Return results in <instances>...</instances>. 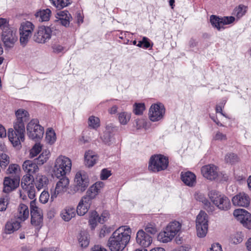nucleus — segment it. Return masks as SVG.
<instances>
[{
	"mask_svg": "<svg viewBox=\"0 0 251 251\" xmlns=\"http://www.w3.org/2000/svg\"><path fill=\"white\" fill-rule=\"evenodd\" d=\"M181 223H179L177 221H174L170 222L166 227V230L168 231V232H170L175 237V236H177L176 240L177 244L180 243V239L178 236L181 233Z\"/></svg>",
	"mask_w": 251,
	"mask_h": 251,
	"instance_id": "dca6fc26",
	"label": "nucleus"
},
{
	"mask_svg": "<svg viewBox=\"0 0 251 251\" xmlns=\"http://www.w3.org/2000/svg\"><path fill=\"white\" fill-rule=\"evenodd\" d=\"M50 1L59 10L67 7L71 3L70 0H50Z\"/></svg>",
	"mask_w": 251,
	"mask_h": 251,
	"instance_id": "e433bc0d",
	"label": "nucleus"
},
{
	"mask_svg": "<svg viewBox=\"0 0 251 251\" xmlns=\"http://www.w3.org/2000/svg\"><path fill=\"white\" fill-rule=\"evenodd\" d=\"M232 201L235 206L247 207L250 205V198L245 193H240L232 198Z\"/></svg>",
	"mask_w": 251,
	"mask_h": 251,
	"instance_id": "2eb2a0df",
	"label": "nucleus"
},
{
	"mask_svg": "<svg viewBox=\"0 0 251 251\" xmlns=\"http://www.w3.org/2000/svg\"><path fill=\"white\" fill-rule=\"evenodd\" d=\"M168 166V157L161 154H154L150 157L148 169L152 172L157 173L165 170Z\"/></svg>",
	"mask_w": 251,
	"mask_h": 251,
	"instance_id": "7ed1b4c3",
	"label": "nucleus"
},
{
	"mask_svg": "<svg viewBox=\"0 0 251 251\" xmlns=\"http://www.w3.org/2000/svg\"><path fill=\"white\" fill-rule=\"evenodd\" d=\"M210 21L212 25L218 30L220 31L225 28L223 25L222 17L212 15L210 17Z\"/></svg>",
	"mask_w": 251,
	"mask_h": 251,
	"instance_id": "c85d7f7f",
	"label": "nucleus"
},
{
	"mask_svg": "<svg viewBox=\"0 0 251 251\" xmlns=\"http://www.w3.org/2000/svg\"><path fill=\"white\" fill-rule=\"evenodd\" d=\"M233 215L244 226L251 229V214L245 209H238L234 211Z\"/></svg>",
	"mask_w": 251,
	"mask_h": 251,
	"instance_id": "9b49d317",
	"label": "nucleus"
},
{
	"mask_svg": "<svg viewBox=\"0 0 251 251\" xmlns=\"http://www.w3.org/2000/svg\"><path fill=\"white\" fill-rule=\"evenodd\" d=\"M98 160V155L93 151L89 150L84 155V163L88 167H93Z\"/></svg>",
	"mask_w": 251,
	"mask_h": 251,
	"instance_id": "6ab92c4d",
	"label": "nucleus"
},
{
	"mask_svg": "<svg viewBox=\"0 0 251 251\" xmlns=\"http://www.w3.org/2000/svg\"><path fill=\"white\" fill-rule=\"evenodd\" d=\"M58 21L63 19L71 18V15L67 10L61 11L57 13Z\"/></svg>",
	"mask_w": 251,
	"mask_h": 251,
	"instance_id": "4d7b16f0",
	"label": "nucleus"
},
{
	"mask_svg": "<svg viewBox=\"0 0 251 251\" xmlns=\"http://www.w3.org/2000/svg\"><path fill=\"white\" fill-rule=\"evenodd\" d=\"M103 186V183L102 182H97L89 187L86 193L88 195H90L91 198L94 199L96 196L98 194L100 188L102 187Z\"/></svg>",
	"mask_w": 251,
	"mask_h": 251,
	"instance_id": "a878e982",
	"label": "nucleus"
},
{
	"mask_svg": "<svg viewBox=\"0 0 251 251\" xmlns=\"http://www.w3.org/2000/svg\"><path fill=\"white\" fill-rule=\"evenodd\" d=\"M20 180L19 176H15L13 178H11L10 176H5L3 182V192L9 194L16 189L19 186Z\"/></svg>",
	"mask_w": 251,
	"mask_h": 251,
	"instance_id": "f8f14e48",
	"label": "nucleus"
},
{
	"mask_svg": "<svg viewBox=\"0 0 251 251\" xmlns=\"http://www.w3.org/2000/svg\"><path fill=\"white\" fill-rule=\"evenodd\" d=\"M165 113L164 106L161 103L152 104L149 110V118L151 121H158L163 118Z\"/></svg>",
	"mask_w": 251,
	"mask_h": 251,
	"instance_id": "9d476101",
	"label": "nucleus"
},
{
	"mask_svg": "<svg viewBox=\"0 0 251 251\" xmlns=\"http://www.w3.org/2000/svg\"><path fill=\"white\" fill-rule=\"evenodd\" d=\"M182 181L187 186L193 187L196 183V176L190 171L182 172L180 175Z\"/></svg>",
	"mask_w": 251,
	"mask_h": 251,
	"instance_id": "f3484780",
	"label": "nucleus"
},
{
	"mask_svg": "<svg viewBox=\"0 0 251 251\" xmlns=\"http://www.w3.org/2000/svg\"><path fill=\"white\" fill-rule=\"evenodd\" d=\"M52 32L50 26H40L34 35V40L38 43H45L51 38Z\"/></svg>",
	"mask_w": 251,
	"mask_h": 251,
	"instance_id": "1a4fd4ad",
	"label": "nucleus"
},
{
	"mask_svg": "<svg viewBox=\"0 0 251 251\" xmlns=\"http://www.w3.org/2000/svg\"><path fill=\"white\" fill-rule=\"evenodd\" d=\"M208 195L212 203L219 209L226 211L230 208L229 199L220 192L212 190L209 192Z\"/></svg>",
	"mask_w": 251,
	"mask_h": 251,
	"instance_id": "20e7f679",
	"label": "nucleus"
},
{
	"mask_svg": "<svg viewBox=\"0 0 251 251\" xmlns=\"http://www.w3.org/2000/svg\"><path fill=\"white\" fill-rule=\"evenodd\" d=\"M23 190L26 192L30 199L33 200L34 199L35 197V189L34 184H31V186L28 187V188H25Z\"/></svg>",
	"mask_w": 251,
	"mask_h": 251,
	"instance_id": "5fc2aeb1",
	"label": "nucleus"
},
{
	"mask_svg": "<svg viewBox=\"0 0 251 251\" xmlns=\"http://www.w3.org/2000/svg\"><path fill=\"white\" fill-rule=\"evenodd\" d=\"M130 118V115L126 112H121L119 115V120L122 125H126Z\"/></svg>",
	"mask_w": 251,
	"mask_h": 251,
	"instance_id": "8fccbe9b",
	"label": "nucleus"
},
{
	"mask_svg": "<svg viewBox=\"0 0 251 251\" xmlns=\"http://www.w3.org/2000/svg\"><path fill=\"white\" fill-rule=\"evenodd\" d=\"M207 251H223L221 246L219 243L212 245L211 247Z\"/></svg>",
	"mask_w": 251,
	"mask_h": 251,
	"instance_id": "338daca9",
	"label": "nucleus"
},
{
	"mask_svg": "<svg viewBox=\"0 0 251 251\" xmlns=\"http://www.w3.org/2000/svg\"><path fill=\"white\" fill-rule=\"evenodd\" d=\"M88 124L90 128L97 129L100 126V120L98 117L91 116L88 118Z\"/></svg>",
	"mask_w": 251,
	"mask_h": 251,
	"instance_id": "72a5a7b5",
	"label": "nucleus"
},
{
	"mask_svg": "<svg viewBox=\"0 0 251 251\" xmlns=\"http://www.w3.org/2000/svg\"><path fill=\"white\" fill-rule=\"evenodd\" d=\"M29 216V211L28 207L25 204L21 203L18 207V219L21 221H24Z\"/></svg>",
	"mask_w": 251,
	"mask_h": 251,
	"instance_id": "b1692460",
	"label": "nucleus"
},
{
	"mask_svg": "<svg viewBox=\"0 0 251 251\" xmlns=\"http://www.w3.org/2000/svg\"><path fill=\"white\" fill-rule=\"evenodd\" d=\"M208 216L207 214L202 211H201L197 217L196 225H208Z\"/></svg>",
	"mask_w": 251,
	"mask_h": 251,
	"instance_id": "f704fd0d",
	"label": "nucleus"
},
{
	"mask_svg": "<svg viewBox=\"0 0 251 251\" xmlns=\"http://www.w3.org/2000/svg\"><path fill=\"white\" fill-rule=\"evenodd\" d=\"M78 243L82 248H86L89 244V238L88 234L85 231H81L78 236Z\"/></svg>",
	"mask_w": 251,
	"mask_h": 251,
	"instance_id": "c756f323",
	"label": "nucleus"
},
{
	"mask_svg": "<svg viewBox=\"0 0 251 251\" xmlns=\"http://www.w3.org/2000/svg\"><path fill=\"white\" fill-rule=\"evenodd\" d=\"M26 131L29 138L35 141L41 139L44 133V127L39 124L37 119H32L28 123Z\"/></svg>",
	"mask_w": 251,
	"mask_h": 251,
	"instance_id": "423d86ee",
	"label": "nucleus"
},
{
	"mask_svg": "<svg viewBox=\"0 0 251 251\" xmlns=\"http://www.w3.org/2000/svg\"><path fill=\"white\" fill-rule=\"evenodd\" d=\"M145 110V105L144 103H135L133 105V112L136 115H142Z\"/></svg>",
	"mask_w": 251,
	"mask_h": 251,
	"instance_id": "79ce46f5",
	"label": "nucleus"
},
{
	"mask_svg": "<svg viewBox=\"0 0 251 251\" xmlns=\"http://www.w3.org/2000/svg\"><path fill=\"white\" fill-rule=\"evenodd\" d=\"M53 52L55 53H59L63 51L65 48L58 44H53L51 46Z\"/></svg>",
	"mask_w": 251,
	"mask_h": 251,
	"instance_id": "bf43d9fd",
	"label": "nucleus"
},
{
	"mask_svg": "<svg viewBox=\"0 0 251 251\" xmlns=\"http://www.w3.org/2000/svg\"><path fill=\"white\" fill-rule=\"evenodd\" d=\"M223 25H229L233 23L235 20L233 16H225L222 17Z\"/></svg>",
	"mask_w": 251,
	"mask_h": 251,
	"instance_id": "052dcab7",
	"label": "nucleus"
},
{
	"mask_svg": "<svg viewBox=\"0 0 251 251\" xmlns=\"http://www.w3.org/2000/svg\"><path fill=\"white\" fill-rule=\"evenodd\" d=\"M34 28V25L31 22L29 21L23 22L21 23L19 32L32 34Z\"/></svg>",
	"mask_w": 251,
	"mask_h": 251,
	"instance_id": "393cba45",
	"label": "nucleus"
},
{
	"mask_svg": "<svg viewBox=\"0 0 251 251\" xmlns=\"http://www.w3.org/2000/svg\"><path fill=\"white\" fill-rule=\"evenodd\" d=\"M9 202V197L6 196L3 198H0V211H4L6 210Z\"/></svg>",
	"mask_w": 251,
	"mask_h": 251,
	"instance_id": "09e8293b",
	"label": "nucleus"
},
{
	"mask_svg": "<svg viewBox=\"0 0 251 251\" xmlns=\"http://www.w3.org/2000/svg\"><path fill=\"white\" fill-rule=\"evenodd\" d=\"M174 238V237L173 236V234L168 232L166 228L163 231L160 232L157 236L158 240L163 243H168L171 241Z\"/></svg>",
	"mask_w": 251,
	"mask_h": 251,
	"instance_id": "7c9ffc66",
	"label": "nucleus"
},
{
	"mask_svg": "<svg viewBox=\"0 0 251 251\" xmlns=\"http://www.w3.org/2000/svg\"><path fill=\"white\" fill-rule=\"evenodd\" d=\"M247 8V6L243 4H240L234 8L233 14L235 15L238 19H240L245 14Z\"/></svg>",
	"mask_w": 251,
	"mask_h": 251,
	"instance_id": "c9c22d12",
	"label": "nucleus"
},
{
	"mask_svg": "<svg viewBox=\"0 0 251 251\" xmlns=\"http://www.w3.org/2000/svg\"><path fill=\"white\" fill-rule=\"evenodd\" d=\"M148 234L150 235H154L157 231V227L154 224L148 223L145 227V230Z\"/></svg>",
	"mask_w": 251,
	"mask_h": 251,
	"instance_id": "a18cd8bd",
	"label": "nucleus"
},
{
	"mask_svg": "<svg viewBox=\"0 0 251 251\" xmlns=\"http://www.w3.org/2000/svg\"><path fill=\"white\" fill-rule=\"evenodd\" d=\"M99 215L97 212H95L94 217L91 218L89 221V223L91 225L92 229H94L97 226V221Z\"/></svg>",
	"mask_w": 251,
	"mask_h": 251,
	"instance_id": "69168bd1",
	"label": "nucleus"
},
{
	"mask_svg": "<svg viewBox=\"0 0 251 251\" xmlns=\"http://www.w3.org/2000/svg\"><path fill=\"white\" fill-rule=\"evenodd\" d=\"M9 26L8 22L6 19L0 18V29L1 28L3 30V28L5 27Z\"/></svg>",
	"mask_w": 251,
	"mask_h": 251,
	"instance_id": "774afa93",
	"label": "nucleus"
},
{
	"mask_svg": "<svg viewBox=\"0 0 251 251\" xmlns=\"http://www.w3.org/2000/svg\"><path fill=\"white\" fill-rule=\"evenodd\" d=\"M42 150V146L39 144H36L30 150V156L31 158L37 155Z\"/></svg>",
	"mask_w": 251,
	"mask_h": 251,
	"instance_id": "603ef678",
	"label": "nucleus"
},
{
	"mask_svg": "<svg viewBox=\"0 0 251 251\" xmlns=\"http://www.w3.org/2000/svg\"><path fill=\"white\" fill-rule=\"evenodd\" d=\"M201 172L204 177L209 180H214L218 176L217 167L213 164H209L202 167Z\"/></svg>",
	"mask_w": 251,
	"mask_h": 251,
	"instance_id": "4468645a",
	"label": "nucleus"
},
{
	"mask_svg": "<svg viewBox=\"0 0 251 251\" xmlns=\"http://www.w3.org/2000/svg\"><path fill=\"white\" fill-rule=\"evenodd\" d=\"M38 164L34 160H26L23 164V168L24 170L29 174L35 173L38 170Z\"/></svg>",
	"mask_w": 251,
	"mask_h": 251,
	"instance_id": "412c9836",
	"label": "nucleus"
},
{
	"mask_svg": "<svg viewBox=\"0 0 251 251\" xmlns=\"http://www.w3.org/2000/svg\"><path fill=\"white\" fill-rule=\"evenodd\" d=\"M109 218V213L107 211H103L102 214H101V216L99 217L98 220L100 224H103L104 223L108 218Z\"/></svg>",
	"mask_w": 251,
	"mask_h": 251,
	"instance_id": "0e129e2a",
	"label": "nucleus"
},
{
	"mask_svg": "<svg viewBox=\"0 0 251 251\" xmlns=\"http://www.w3.org/2000/svg\"><path fill=\"white\" fill-rule=\"evenodd\" d=\"M49 152L46 151H43L38 158L34 159L38 165H42L47 161L49 157Z\"/></svg>",
	"mask_w": 251,
	"mask_h": 251,
	"instance_id": "ea45409f",
	"label": "nucleus"
},
{
	"mask_svg": "<svg viewBox=\"0 0 251 251\" xmlns=\"http://www.w3.org/2000/svg\"><path fill=\"white\" fill-rule=\"evenodd\" d=\"M137 46L144 49H148L150 48H152L153 46V44L151 42L150 40L148 38L146 37H143L142 40L138 42Z\"/></svg>",
	"mask_w": 251,
	"mask_h": 251,
	"instance_id": "a19ab883",
	"label": "nucleus"
},
{
	"mask_svg": "<svg viewBox=\"0 0 251 251\" xmlns=\"http://www.w3.org/2000/svg\"><path fill=\"white\" fill-rule=\"evenodd\" d=\"M136 240L138 244L143 248H146L152 243V238L143 229H140L136 233Z\"/></svg>",
	"mask_w": 251,
	"mask_h": 251,
	"instance_id": "ddd939ff",
	"label": "nucleus"
},
{
	"mask_svg": "<svg viewBox=\"0 0 251 251\" xmlns=\"http://www.w3.org/2000/svg\"><path fill=\"white\" fill-rule=\"evenodd\" d=\"M71 167V160L68 157L61 155L56 159L54 167V175L58 178L61 176H66L70 172Z\"/></svg>",
	"mask_w": 251,
	"mask_h": 251,
	"instance_id": "39448f33",
	"label": "nucleus"
},
{
	"mask_svg": "<svg viewBox=\"0 0 251 251\" xmlns=\"http://www.w3.org/2000/svg\"><path fill=\"white\" fill-rule=\"evenodd\" d=\"M36 186L38 190L45 187L49 181L48 178L45 176H37L36 178Z\"/></svg>",
	"mask_w": 251,
	"mask_h": 251,
	"instance_id": "2f4dec72",
	"label": "nucleus"
},
{
	"mask_svg": "<svg viewBox=\"0 0 251 251\" xmlns=\"http://www.w3.org/2000/svg\"><path fill=\"white\" fill-rule=\"evenodd\" d=\"M46 140L50 145L54 144L56 140L55 132L52 129H48L46 132Z\"/></svg>",
	"mask_w": 251,
	"mask_h": 251,
	"instance_id": "58836bf2",
	"label": "nucleus"
},
{
	"mask_svg": "<svg viewBox=\"0 0 251 251\" xmlns=\"http://www.w3.org/2000/svg\"><path fill=\"white\" fill-rule=\"evenodd\" d=\"M59 180L57 182L56 185V191L58 193L64 191L69 184V180L66 176H61Z\"/></svg>",
	"mask_w": 251,
	"mask_h": 251,
	"instance_id": "cd10ccee",
	"label": "nucleus"
},
{
	"mask_svg": "<svg viewBox=\"0 0 251 251\" xmlns=\"http://www.w3.org/2000/svg\"><path fill=\"white\" fill-rule=\"evenodd\" d=\"M89 208L90 207L89 206H87L83 204L79 203L77 206L76 211L77 215H78L79 216H83L87 212Z\"/></svg>",
	"mask_w": 251,
	"mask_h": 251,
	"instance_id": "de8ad7c7",
	"label": "nucleus"
},
{
	"mask_svg": "<svg viewBox=\"0 0 251 251\" xmlns=\"http://www.w3.org/2000/svg\"><path fill=\"white\" fill-rule=\"evenodd\" d=\"M19 171H20V167L18 164H12L9 166L6 173L7 174H14L16 175Z\"/></svg>",
	"mask_w": 251,
	"mask_h": 251,
	"instance_id": "864d4df0",
	"label": "nucleus"
},
{
	"mask_svg": "<svg viewBox=\"0 0 251 251\" xmlns=\"http://www.w3.org/2000/svg\"><path fill=\"white\" fill-rule=\"evenodd\" d=\"M225 160L227 163L233 164L238 161V158L236 154L230 153L226 155Z\"/></svg>",
	"mask_w": 251,
	"mask_h": 251,
	"instance_id": "3c124183",
	"label": "nucleus"
},
{
	"mask_svg": "<svg viewBox=\"0 0 251 251\" xmlns=\"http://www.w3.org/2000/svg\"><path fill=\"white\" fill-rule=\"evenodd\" d=\"M93 199H94V198H91V197L86 193V195L82 198L79 203L90 207L91 204V201Z\"/></svg>",
	"mask_w": 251,
	"mask_h": 251,
	"instance_id": "6e6d98bb",
	"label": "nucleus"
},
{
	"mask_svg": "<svg viewBox=\"0 0 251 251\" xmlns=\"http://www.w3.org/2000/svg\"><path fill=\"white\" fill-rule=\"evenodd\" d=\"M20 42L23 47H25L29 41V39L32 36L30 34H26L24 32H19Z\"/></svg>",
	"mask_w": 251,
	"mask_h": 251,
	"instance_id": "c03bdc74",
	"label": "nucleus"
},
{
	"mask_svg": "<svg viewBox=\"0 0 251 251\" xmlns=\"http://www.w3.org/2000/svg\"><path fill=\"white\" fill-rule=\"evenodd\" d=\"M14 226L10 222H7L5 226L4 232L6 234H11L15 231Z\"/></svg>",
	"mask_w": 251,
	"mask_h": 251,
	"instance_id": "e2e57ef3",
	"label": "nucleus"
},
{
	"mask_svg": "<svg viewBox=\"0 0 251 251\" xmlns=\"http://www.w3.org/2000/svg\"><path fill=\"white\" fill-rule=\"evenodd\" d=\"M15 115L16 120L14 123V129H8L7 136L14 147L20 148L22 147L21 142H24L25 139V123L29 121V114L27 111L20 108L15 112Z\"/></svg>",
	"mask_w": 251,
	"mask_h": 251,
	"instance_id": "f257e3e1",
	"label": "nucleus"
},
{
	"mask_svg": "<svg viewBox=\"0 0 251 251\" xmlns=\"http://www.w3.org/2000/svg\"><path fill=\"white\" fill-rule=\"evenodd\" d=\"M116 128L112 125H107L106 129L103 132V135L101 137L102 142L106 145H110L114 136V132Z\"/></svg>",
	"mask_w": 251,
	"mask_h": 251,
	"instance_id": "a211bd4d",
	"label": "nucleus"
},
{
	"mask_svg": "<svg viewBox=\"0 0 251 251\" xmlns=\"http://www.w3.org/2000/svg\"><path fill=\"white\" fill-rule=\"evenodd\" d=\"M50 195L47 191H44L40 195L39 200L42 203H46L48 202Z\"/></svg>",
	"mask_w": 251,
	"mask_h": 251,
	"instance_id": "13d9d810",
	"label": "nucleus"
},
{
	"mask_svg": "<svg viewBox=\"0 0 251 251\" xmlns=\"http://www.w3.org/2000/svg\"><path fill=\"white\" fill-rule=\"evenodd\" d=\"M131 230L126 226L117 229L108 239L107 246L111 251H123L129 242Z\"/></svg>",
	"mask_w": 251,
	"mask_h": 251,
	"instance_id": "f03ea898",
	"label": "nucleus"
},
{
	"mask_svg": "<svg viewBox=\"0 0 251 251\" xmlns=\"http://www.w3.org/2000/svg\"><path fill=\"white\" fill-rule=\"evenodd\" d=\"M75 212H76V209L74 207L68 206L62 212L61 216L64 221H69L75 216Z\"/></svg>",
	"mask_w": 251,
	"mask_h": 251,
	"instance_id": "5701e85b",
	"label": "nucleus"
},
{
	"mask_svg": "<svg viewBox=\"0 0 251 251\" xmlns=\"http://www.w3.org/2000/svg\"><path fill=\"white\" fill-rule=\"evenodd\" d=\"M197 234L199 237L203 238L207 234L208 230V225H202L201 226L196 225Z\"/></svg>",
	"mask_w": 251,
	"mask_h": 251,
	"instance_id": "4c0bfd02",
	"label": "nucleus"
},
{
	"mask_svg": "<svg viewBox=\"0 0 251 251\" xmlns=\"http://www.w3.org/2000/svg\"><path fill=\"white\" fill-rule=\"evenodd\" d=\"M50 14V10L49 8H47L37 12L35 16L36 18H39V21L45 22L49 20Z\"/></svg>",
	"mask_w": 251,
	"mask_h": 251,
	"instance_id": "bb28decb",
	"label": "nucleus"
},
{
	"mask_svg": "<svg viewBox=\"0 0 251 251\" xmlns=\"http://www.w3.org/2000/svg\"><path fill=\"white\" fill-rule=\"evenodd\" d=\"M31 224L35 226H40L43 222V215L41 209L30 212Z\"/></svg>",
	"mask_w": 251,
	"mask_h": 251,
	"instance_id": "4be33fe9",
	"label": "nucleus"
},
{
	"mask_svg": "<svg viewBox=\"0 0 251 251\" xmlns=\"http://www.w3.org/2000/svg\"><path fill=\"white\" fill-rule=\"evenodd\" d=\"M1 40L6 48H12L18 40L16 30L9 27L3 28L1 34Z\"/></svg>",
	"mask_w": 251,
	"mask_h": 251,
	"instance_id": "6e6552de",
	"label": "nucleus"
},
{
	"mask_svg": "<svg viewBox=\"0 0 251 251\" xmlns=\"http://www.w3.org/2000/svg\"><path fill=\"white\" fill-rule=\"evenodd\" d=\"M195 198L198 201L201 202L204 205V208L208 212H212L214 209V206L211 204V202L206 199L204 194L201 193H196Z\"/></svg>",
	"mask_w": 251,
	"mask_h": 251,
	"instance_id": "aec40b11",
	"label": "nucleus"
},
{
	"mask_svg": "<svg viewBox=\"0 0 251 251\" xmlns=\"http://www.w3.org/2000/svg\"><path fill=\"white\" fill-rule=\"evenodd\" d=\"M244 235L241 232H237L232 235L231 237V241L234 244H238L243 241Z\"/></svg>",
	"mask_w": 251,
	"mask_h": 251,
	"instance_id": "49530a36",
	"label": "nucleus"
},
{
	"mask_svg": "<svg viewBox=\"0 0 251 251\" xmlns=\"http://www.w3.org/2000/svg\"><path fill=\"white\" fill-rule=\"evenodd\" d=\"M90 180L88 175L84 171L76 173L74 179L73 189L75 192L82 193L88 187Z\"/></svg>",
	"mask_w": 251,
	"mask_h": 251,
	"instance_id": "0eeeda50",
	"label": "nucleus"
},
{
	"mask_svg": "<svg viewBox=\"0 0 251 251\" xmlns=\"http://www.w3.org/2000/svg\"><path fill=\"white\" fill-rule=\"evenodd\" d=\"M10 162L9 157L5 153L0 154V166L2 169H5Z\"/></svg>",
	"mask_w": 251,
	"mask_h": 251,
	"instance_id": "37998d69",
	"label": "nucleus"
},
{
	"mask_svg": "<svg viewBox=\"0 0 251 251\" xmlns=\"http://www.w3.org/2000/svg\"><path fill=\"white\" fill-rule=\"evenodd\" d=\"M111 175V171L107 169H103L101 171L100 179L101 180L107 179Z\"/></svg>",
	"mask_w": 251,
	"mask_h": 251,
	"instance_id": "680f3d73",
	"label": "nucleus"
},
{
	"mask_svg": "<svg viewBox=\"0 0 251 251\" xmlns=\"http://www.w3.org/2000/svg\"><path fill=\"white\" fill-rule=\"evenodd\" d=\"M33 176L28 174L24 176L22 179L21 186L23 189L28 188V187L31 186V184H34Z\"/></svg>",
	"mask_w": 251,
	"mask_h": 251,
	"instance_id": "473e14b6",
	"label": "nucleus"
}]
</instances>
